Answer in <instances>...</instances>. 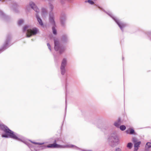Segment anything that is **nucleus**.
Returning a JSON list of instances; mask_svg holds the SVG:
<instances>
[{"label": "nucleus", "instance_id": "32", "mask_svg": "<svg viewBox=\"0 0 151 151\" xmlns=\"http://www.w3.org/2000/svg\"><path fill=\"white\" fill-rule=\"evenodd\" d=\"M98 7H99V9H101V8H100V6H98Z\"/></svg>", "mask_w": 151, "mask_h": 151}, {"label": "nucleus", "instance_id": "31", "mask_svg": "<svg viewBox=\"0 0 151 151\" xmlns=\"http://www.w3.org/2000/svg\"><path fill=\"white\" fill-rule=\"evenodd\" d=\"M81 150L83 151H92L91 150Z\"/></svg>", "mask_w": 151, "mask_h": 151}, {"label": "nucleus", "instance_id": "27", "mask_svg": "<svg viewBox=\"0 0 151 151\" xmlns=\"http://www.w3.org/2000/svg\"><path fill=\"white\" fill-rule=\"evenodd\" d=\"M87 1L91 4L93 5L94 4V2L92 0H88Z\"/></svg>", "mask_w": 151, "mask_h": 151}, {"label": "nucleus", "instance_id": "17", "mask_svg": "<svg viewBox=\"0 0 151 151\" xmlns=\"http://www.w3.org/2000/svg\"><path fill=\"white\" fill-rule=\"evenodd\" d=\"M62 40L63 42H66L68 40L67 36L66 35H63L62 37Z\"/></svg>", "mask_w": 151, "mask_h": 151}, {"label": "nucleus", "instance_id": "2", "mask_svg": "<svg viewBox=\"0 0 151 151\" xmlns=\"http://www.w3.org/2000/svg\"><path fill=\"white\" fill-rule=\"evenodd\" d=\"M0 128L1 129L4 131L6 134H2V137H10L12 139H17V137L15 134V133L10 130L6 126L0 124Z\"/></svg>", "mask_w": 151, "mask_h": 151}, {"label": "nucleus", "instance_id": "3", "mask_svg": "<svg viewBox=\"0 0 151 151\" xmlns=\"http://www.w3.org/2000/svg\"><path fill=\"white\" fill-rule=\"evenodd\" d=\"M108 143L110 146L113 147H115L119 143L118 137L115 133L111 134L108 139Z\"/></svg>", "mask_w": 151, "mask_h": 151}, {"label": "nucleus", "instance_id": "34", "mask_svg": "<svg viewBox=\"0 0 151 151\" xmlns=\"http://www.w3.org/2000/svg\"><path fill=\"white\" fill-rule=\"evenodd\" d=\"M2 0H0V1H1Z\"/></svg>", "mask_w": 151, "mask_h": 151}, {"label": "nucleus", "instance_id": "19", "mask_svg": "<svg viewBox=\"0 0 151 151\" xmlns=\"http://www.w3.org/2000/svg\"><path fill=\"white\" fill-rule=\"evenodd\" d=\"M41 12L42 14H45L47 13V10L46 9L42 8L41 9Z\"/></svg>", "mask_w": 151, "mask_h": 151}, {"label": "nucleus", "instance_id": "21", "mask_svg": "<svg viewBox=\"0 0 151 151\" xmlns=\"http://www.w3.org/2000/svg\"><path fill=\"white\" fill-rule=\"evenodd\" d=\"M120 129L122 131L124 130L126 128V127L124 125H121L120 127Z\"/></svg>", "mask_w": 151, "mask_h": 151}, {"label": "nucleus", "instance_id": "29", "mask_svg": "<svg viewBox=\"0 0 151 151\" xmlns=\"http://www.w3.org/2000/svg\"><path fill=\"white\" fill-rule=\"evenodd\" d=\"M0 15L1 16H4V14L3 12L1 11H0Z\"/></svg>", "mask_w": 151, "mask_h": 151}, {"label": "nucleus", "instance_id": "20", "mask_svg": "<svg viewBox=\"0 0 151 151\" xmlns=\"http://www.w3.org/2000/svg\"><path fill=\"white\" fill-rule=\"evenodd\" d=\"M133 146V144L131 142H129L127 143V147L129 149H131Z\"/></svg>", "mask_w": 151, "mask_h": 151}, {"label": "nucleus", "instance_id": "8", "mask_svg": "<svg viewBox=\"0 0 151 151\" xmlns=\"http://www.w3.org/2000/svg\"><path fill=\"white\" fill-rule=\"evenodd\" d=\"M15 134L17 137V139H14L17 140L19 141L22 142L24 143V144L27 145L28 146V147L30 148L33 147L32 144H30L27 142L24 141L22 137L20 136L18 134L16 133H15Z\"/></svg>", "mask_w": 151, "mask_h": 151}, {"label": "nucleus", "instance_id": "24", "mask_svg": "<svg viewBox=\"0 0 151 151\" xmlns=\"http://www.w3.org/2000/svg\"><path fill=\"white\" fill-rule=\"evenodd\" d=\"M30 141V142L32 143L33 144H34L35 145H43V144H44V143H39V142H32V141Z\"/></svg>", "mask_w": 151, "mask_h": 151}, {"label": "nucleus", "instance_id": "25", "mask_svg": "<svg viewBox=\"0 0 151 151\" xmlns=\"http://www.w3.org/2000/svg\"><path fill=\"white\" fill-rule=\"evenodd\" d=\"M113 151H122V149H121V148L119 147H116Z\"/></svg>", "mask_w": 151, "mask_h": 151}, {"label": "nucleus", "instance_id": "30", "mask_svg": "<svg viewBox=\"0 0 151 151\" xmlns=\"http://www.w3.org/2000/svg\"><path fill=\"white\" fill-rule=\"evenodd\" d=\"M65 104H66V106H65V111H66V110L67 108V104H66V100L65 101Z\"/></svg>", "mask_w": 151, "mask_h": 151}, {"label": "nucleus", "instance_id": "23", "mask_svg": "<svg viewBox=\"0 0 151 151\" xmlns=\"http://www.w3.org/2000/svg\"><path fill=\"white\" fill-rule=\"evenodd\" d=\"M145 147L148 148L151 147V143L150 142H147L146 145Z\"/></svg>", "mask_w": 151, "mask_h": 151}, {"label": "nucleus", "instance_id": "11", "mask_svg": "<svg viewBox=\"0 0 151 151\" xmlns=\"http://www.w3.org/2000/svg\"><path fill=\"white\" fill-rule=\"evenodd\" d=\"M49 20L50 23L53 26L55 25L54 21V15L52 12H50L49 13Z\"/></svg>", "mask_w": 151, "mask_h": 151}, {"label": "nucleus", "instance_id": "9", "mask_svg": "<svg viewBox=\"0 0 151 151\" xmlns=\"http://www.w3.org/2000/svg\"><path fill=\"white\" fill-rule=\"evenodd\" d=\"M132 141L134 144V151H137L141 144V142H138L137 139L134 137L132 138Z\"/></svg>", "mask_w": 151, "mask_h": 151}, {"label": "nucleus", "instance_id": "26", "mask_svg": "<svg viewBox=\"0 0 151 151\" xmlns=\"http://www.w3.org/2000/svg\"><path fill=\"white\" fill-rule=\"evenodd\" d=\"M23 20H22V19L18 21V24L19 25H20L23 23Z\"/></svg>", "mask_w": 151, "mask_h": 151}, {"label": "nucleus", "instance_id": "6", "mask_svg": "<svg viewBox=\"0 0 151 151\" xmlns=\"http://www.w3.org/2000/svg\"><path fill=\"white\" fill-rule=\"evenodd\" d=\"M103 10L112 18V19L115 21V22L119 26V27L121 30L122 31H123V28L126 26V24L125 23H124V22H120L119 20L116 17H113L111 14L108 13L107 12H106L104 10Z\"/></svg>", "mask_w": 151, "mask_h": 151}, {"label": "nucleus", "instance_id": "13", "mask_svg": "<svg viewBox=\"0 0 151 151\" xmlns=\"http://www.w3.org/2000/svg\"><path fill=\"white\" fill-rule=\"evenodd\" d=\"M66 20V16L65 15H62L60 18V21L61 24L63 26H64L65 25Z\"/></svg>", "mask_w": 151, "mask_h": 151}, {"label": "nucleus", "instance_id": "15", "mask_svg": "<svg viewBox=\"0 0 151 151\" xmlns=\"http://www.w3.org/2000/svg\"><path fill=\"white\" fill-rule=\"evenodd\" d=\"M121 124V119L119 118L118 120L114 124L115 126L117 127H119L120 125Z\"/></svg>", "mask_w": 151, "mask_h": 151}, {"label": "nucleus", "instance_id": "5", "mask_svg": "<svg viewBox=\"0 0 151 151\" xmlns=\"http://www.w3.org/2000/svg\"><path fill=\"white\" fill-rule=\"evenodd\" d=\"M55 44V51H59L60 53H62L65 51V48L60 44L58 39H55L54 40Z\"/></svg>", "mask_w": 151, "mask_h": 151}, {"label": "nucleus", "instance_id": "22", "mask_svg": "<svg viewBox=\"0 0 151 151\" xmlns=\"http://www.w3.org/2000/svg\"><path fill=\"white\" fill-rule=\"evenodd\" d=\"M54 26H53L52 27V30L53 31V33L54 35H56L57 34V31L56 30L54 27Z\"/></svg>", "mask_w": 151, "mask_h": 151}, {"label": "nucleus", "instance_id": "10", "mask_svg": "<svg viewBox=\"0 0 151 151\" xmlns=\"http://www.w3.org/2000/svg\"><path fill=\"white\" fill-rule=\"evenodd\" d=\"M67 64V60L65 58L63 59L60 67V71L62 75H64L65 72V67Z\"/></svg>", "mask_w": 151, "mask_h": 151}, {"label": "nucleus", "instance_id": "28", "mask_svg": "<svg viewBox=\"0 0 151 151\" xmlns=\"http://www.w3.org/2000/svg\"><path fill=\"white\" fill-rule=\"evenodd\" d=\"M47 45L48 46V47L49 49L51 51V49L50 45V44L49 43H47Z\"/></svg>", "mask_w": 151, "mask_h": 151}, {"label": "nucleus", "instance_id": "18", "mask_svg": "<svg viewBox=\"0 0 151 151\" xmlns=\"http://www.w3.org/2000/svg\"><path fill=\"white\" fill-rule=\"evenodd\" d=\"M49 9L50 10V12H51L53 11L54 6L51 3H49Z\"/></svg>", "mask_w": 151, "mask_h": 151}, {"label": "nucleus", "instance_id": "1", "mask_svg": "<svg viewBox=\"0 0 151 151\" xmlns=\"http://www.w3.org/2000/svg\"><path fill=\"white\" fill-rule=\"evenodd\" d=\"M56 140L54 141V143L52 144H49L47 146L42 145L39 147V149L38 150H41L46 148L47 147L52 148H73L77 150H81L80 148L72 145H60L57 144L56 143Z\"/></svg>", "mask_w": 151, "mask_h": 151}, {"label": "nucleus", "instance_id": "33", "mask_svg": "<svg viewBox=\"0 0 151 151\" xmlns=\"http://www.w3.org/2000/svg\"><path fill=\"white\" fill-rule=\"evenodd\" d=\"M35 150H36V149H35Z\"/></svg>", "mask_w": 151, "mask_h": 151}, {"label": "nucleus", "instance_id": "7", "mask_svg": "<svg viewBox=\"0 0 151 151\" xmlns=\"http://www.w3.org/2000/svg\"><path fill=\"white\" fill-rule=\"evenodd\" d=\"M11 38V36L8 35L7 36L6 40L3 47L0 49V53L9 47L8 44Z\"/></svg>", "mask_w": 151, "mask_h": 151}, {"label": "nucleus", "instance_id": "4", "mask_svg": "<svg viewBox=\"0 0 151 151\" xmlns=\"http://www.w3.org/2000/svg\"><path fill=\"white\" fill-rule=\"evenodd\" d=\"M27 31L26 35L27 37H30L32 35H34L36 34L38 30L36 28H34L31 29L28 25H26L24 26L23 29V32Z\"/></svg>", "mask_w": 151, "mask_h": 151}, {"label": "nucleus", "instance_id": "14", "mask_svg": "<svg viewBox=\"0 0 151 151\" xmlns=\"http://www.w3.org/2000/svg\"><path fill=\"white\" fill-rule=\"evenodd\" d=\"M36 17L39 24L40 26L43 27L44 26V24L42 20V19L40 17L38 14H37L36 15Z\"/></svg>", "mask_w": 151, "mask_h": 151}, {"label": "nucleus", "instance_id": "16", "mask_svg": "<svg viewBox=\"0 0 151 151\" xmlns=\"http://www.w3.org/2000/svg\"><path fill=\"white\" fill-rule=\"evenodd\" d=\"M126 132L127 134H132L134 133V131L133 129H131L128 130H126Z\"/></svg>", "mask_w": 151, "mask_h": 151}, {"label": "nucleus", "instance_id": "12", "mask_svg": "<svg viewBox=\"0 0 151 151\" xmlns=\"http://www.w3.org/2000/svg\"><path fill=\"white\" fill-rule=\"evenodd\" d=\"M29 5L31 8L33 9L36 12H39V9L36 5L33 2H31L29 3Z\"/></svg>", "mask_w": 151, "mask_h": 151}]
</instances>
